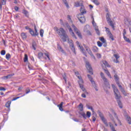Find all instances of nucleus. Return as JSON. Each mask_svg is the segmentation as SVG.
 <instances>
[{
    "label": "nucleus",
    "instance_id": "nucleus-1",
    "mask_svg": "<svg viewBox=\"0 0 131 131\" xmlns=\"http://www.w3.org/2000/svg\"><path fill=\"white\" fill-rule=\"evenodd\" d=\"M113 88L114 90V92L115 94V99L117 100L118 105L121 109H122V102H121V100H120V99L121 98V95H120V92H119V90L115 86V85H113Z\"/></svg>",
    "mask_w": 131,
    "mask_h": 131
},
{
    "label": "nucleus",
    "instance_id": "nucleus-2",
    "mask_svg": "<svg viewBox=\"0 0 131 131\" xmlns=\"http://www.w3.org/2000/svg\"><path fill=\"white\" fill-rule=\"evenodd\" d=\"M57 34L60 36L62 41L65 42L67 41V38H68V35L66 33V31L63 29V28H60L58 31L57 32Z\"/></svg>",
    "mask_w": 131,
    "mask_h": 131
},
{
    "label": "nucleus",
    "instance_id": "nucleus-3",
    "mask_svg": "<svg viewBox=\"0 0 131 131\" xmlns=\"http://www.w3.org/2000/svg\"><path fill=\"white\" fill-rule=\"evenodd\" d=\"M80 13L76 15V17L77 18V19H78L79 22H80V23H85V17H84V14H86V10H81V11Z\"/></svg>",
    "mask_w": 131,
    "mask_h": 131
},
{
    "label": "nucleus",
    "instance_id": "nucleus-4",
    "mask_svg": "<svg viewBox=\"0 0 131 131\" xmlns=\"http://www.w3.org/2000/svg\"><path fill=\"white\" fill-rule=\"evenodd\" d=\"M106 18L107 21V23L109 24L113 29H114V24H113V21L111 20V15H110V13H107L106 14Z\"/></svg>",
    "mask_w": 131,
    "mask_h": 131
},
{
    "label": "nucleus",
    "instance_id": "nucleus-5",
    "mask_svg": "<svg viewBox=\"0 0 131 131\" xmlns=\"http://www.w3.org/2000/svg\"><path fill=\"white\" fill-rule=\"evenodd\" d=\"M75 6L76 7V8H78V7H81L80 8V11H84L85 10V9L84 8V6H83V4H82V2H77L75 3Z\"/></svg>",
    "mask_w": 131,
    "mask_h": 131
},
{
    "label": "nucleus",
    "instance_id": "nucleus-6",
    "mask_svg": "<svg viewBox=\"0 0 131 131\" xmlns=\"http://www.w3.org/2000/svg\"><path fill=\"white\" fill-rule=\"evenodd\" d=\"M86 68L90 74H94V72H93V68H92V67L91 66V64L89 61H86Z\"/></svg>",
    "mask_w": 131,
    "mask_h": 131
},
{
    "label": "nucleus",
    "instance_id": "nucleus-7",
    "mask_svg": "<svg viewBox=\"0 0 131 131\" xmlns=\"http://www.w3.org/2000/svg\"><path fill=\"white\" fill-rule=\"evenodd\" d=\"M70 47H71V49L73 52V53L75 54V55H76V51H75V47H74V44L73 43V42L72 40H71L70 42Z\"/></svg>",
    "mask_w": 131,
    "mask_h": 131
},
{
    "label": "nucleus",
    "instance_id": "nucleus-8",
    "mask_svg": "<svg viewBox=\"0 0 131 131\" xmlns=\"http://www.w3.org/2000/svg\"><path fill=\"white\" fill-rule=\"evenodd\" d=\"M57 50L59 51V52H61L62 54H64V55H66V52L64 50H63V48H62V47L60 46V45H57Z\"/></svg>",
    "mask_w": 131,
    "mask_h": 131
},
{
    "label": "nucleus",
    "instance_id": "nucleus-9",
    "mask_svg": "<svg viewBox=\"0 0 131 131\" xmlns=\"http://www.w3.org/2000/svg\"><path fill=\"white\" fill-rule=\"evenodd\" d=\"M68 29H69V32L70 34L72 35V36H73L74 38H75V39H76L77 38L76 37V36L74 34V32H73V30H72V28H71V27H70Z\"/></svg>",
    "mask_w": 131,
    "mask_h": 131
},
{
    "label": "nucleus",
    "instance_id": "nucleus-10",
    "mask_svg": "<svg viewBox=\"0 0 131 131\" xmlns=\"http://www.w3.org/2000/svg\"><path fill=\"white\" fill-rule=\"evenodd\" d=\"M90 28H91V27L88 26H86L85 28H84V31L85 32H86L87 34H88V35H92V33H91V31H90V30H88V29H90Z\"/></svg>",
    "mask_w": 131,
    "mask_h": 131
},
{
    "label": "nucleus",
    "instance_id": "nucleus-11",
    "mask_svg": "<svg viewBox=\"0 0 131 131\" xmlns=\"http://www.w3.org/2000/svg\"><path fill=\"white\" fill-rule=\"evenodd\" d=\"M114 56L116 59V60H115V59L114 60V62H115V63H119V61L118 60V59H119V58H120V56H119V55L114 54Z\"/></svg>",
    "mask_w": 131,
    "mask_h": 131
},
{
    "label": "nucleus",
    "instance_id": "nucleus-12",
    "mask_svg": "<svg viewBox=\"0 0 131 131\" xmlns=\"http://www.w3.org/2000/svg\"><path fill=\"white\" fill-rule=\"evenodd\" d=\"M112 111L113 113H114L115 118L117 119L118 121H119V123H120V125H121V122H120V120L118 118V116H117V114H116V113H115V112H114V110H112Z\"/></svg>",
    "mask_w": 131,
    "mask_h": 131
},
{
    "label": "nucleus",
    "instance_id": "nucleus-13",
    "mask_svg": "<svg viewBox=\"0 0 131 131\" xmlns=\"http://www.w3.org/2000/svg\"><path fill=\"white\" fill-rule=\"evenodd\" d=\"M78 78L79 79V80L78 81L79 85L81 84H83V80L80 76H78Z\"/></svg>",
    "mask_w": 131,
    "mask_h": 131
},
{
    "label": "nucleus",
    "instance_id": "nucleus-14",
    "mask_svg": "<svg viewBox=\"0 0 131 131\" xmlns=\"http://www.w3.org/2000/svg\"><path fill=\"white\" fill-rule=\"evenodd\" d=\"M120 92H121V93L123 94V95H124V96H127L126 91H125V90H124V88H123V87H122V88H121L120 89Z\"/></svg>",
    "mask_w": 131,
    "mask_h": 131
},
{
    "label": "nucleus",
    "instance_id": "nucleus-15",
    "mask_svg": "<svg viewBox=\"0 0 131 131\" xmlns=\"http://www.w3.org/2000/svg\"><path fill=\"white\" fill-rule=\"evenodd\" d=\"M63 104H64V102H61L60 104H58L57 105V107H59L60 111H64V110L63 109V107H62Z\"/></svg>",
    "mask_w": 131,
    "mask_h": 131
},
{
    "label": "nucleus",
    "instance_id": "nucleus-16",
    "mask_svg": "<svg viewBox=\"0 0 131 131\" xmlns=\"http://www.w3.org/2000/svg\"><path fill=\"white\" fill-rule=\"evenodd\" d=\"M102 79L104 81L105 85H106V86H109V82H108V80L107 78L104 77V78H103Z\"/></svg>",
    "mask_w": 131,
    "mask_h": 131
},
{
    "label": "nucleus",
    "instance_id": "nucleus-17",
    "mask_svg": "<svg viewBox=\"0 0 131 131\" xmlns=\"http://www.w3.org/2000/svg\"><path fill=\"white\" fill-rule=\"evenodd\" d=\"M91 83H92L93 86L95 89V91H96V92H98V88L97 87V84H96V82H95V81H92V82H91Z\"/></svg>",
    "mask_w": 131,
    "mask_h": 131
},
{
    "label": "nucleus",
    "instance_id": "nucleus-18",
    "mask_svg": "<svg viewBox=\"0 0 131 131\" xmlns=\"http://www.w3.org/2000/svg\"><path fill=\"white\" fill-rule=\"evenodd\" d=\"M97 113L99 115V117H100L101 120L105 118V117H104V116H103V114L101 112L100 110H98L97 111Z\"/></svg>",
    "mask_w": 131,
    "mask_h": 131
},
{
    "label": "nucleus",
    "instance_id": "nucleus-19",
    "mask_svg": "<svg viewBox=\"0 0 131 131\" xmlns=\"http://www.w3.org/2000/svg\"><path fill=\"white\" fill-rule=\"evenodd\" d=\"M14 74H11L8 75L6 76L3 77V79H8L9 78H11V77H12V76H14Z\"/></svg>",
    "mask_w": 131,
    "mask_h": 131
},
{
    "label": "nucleus",
    "instance_id": "nucleus-20",
    "mask_svg": "<svg viewBox=\"0 0 131 131\" xmlns=\"http://www.w3.org/2000/svg\"><path fill=\"white\" fill-rule=\"evenodd\" d=\"M80 50L81 52L85 56V57H88L86 55V52H85V50H84V49L83 48V47H80Z\"/></svg>",
    "mask_w": 131,
    "mask_h": 131
},
{
    "label": "nucleus",
    "instance_id": "nucleus-21",
    "mask_svg": "<svg viewBox=\"0 0 131 131\" xmlns=\"http://www.w3.org/2000/svg\"><path fill=\"white\" fill-rule=\"evenodd\" d=\"M79 86L80 89L82 90V91H83V92L85 93V94H88V92H86V91L85 90V88H84L83 84L79 85Z\"/></svg>",
    "mask_w": 131,
    "mask_h": 131
},
{
    "label": "nucleus",
    "instance_id": "nucleus-22",
    "mask_svg": "<svg viewBox=\"0 0 131 131\" xmlns=\"http://www.w3.org/2000/svg\"><path fill=\"white\" fill-rule=\"evenodd\" d=\"M21 37H22L23 39H26L27 38V35L24 32L21 33Z\"/></svg>",
    "mask_w": 131,
    "mask_h": 131
},
{
    "label": "nucleus",
    "instance_id": "nucleus-23",
    "mask_svg": "<svg viewBox=\"0 0 131 131\" xmlns=\"http://www.w3.org/2000/svg\"><path fill=\"white\" fill-rule=\"evenodd\" d=\"M126 118L127 121L128 123L129 124H131V119H130V117H129V116L126 115Z\"/></svg>",
    "mask_w": 131,
    "mask_h": 131
},
{
    "label": "nucleus",
    "instance_id": "nucleus-24",
    "mask_svg": "<svg viewBox=\"0 0 131 131\" xmlns=\"http://www.w3.org/2000/svg\"><path fill=\"white\" fill-rule=\"evenodd\" d=\"M102 121L104 123L105 126H108V123L107 122V120L104 118L103 119H101Z\"/></svg>",
    "mask_w": 131,
    "mask_h": 131
},
{
    "label": "nucleus",
    "instance_id": "nucleus-25",
    "mask_svg": "<svg viewBox=\"0 0 131 131\" xmlns=\"http://www.w3.org/2000/svg\"><path fill=\"white\" fill-rule=\"evenodd\" d=\"M78 107L80 111H83V105L82 103H80L78 105Z\"/></svg>",
    "mask_w": 131,
    "mask_h": 131
},
{
    "label": "nucleus",
    "instance_id": "nucleus-26",
    "mask_svg": "<svg viewBox=\"0 0 131 131\" xmlns=\"http://www.w3.org/2000/svg\"><path fill=\"white\" fill-rule=\"evenodd\" d=\"M86 107L87 108H88V109H90L92 111L93 114H95V112L94 111V108H93V106H91L89 105V104H86Z\"/></svg>",
    "mask_w": 131,
    "mask_h": 131
},
{
    "label": "nucleus",
    "instance_id": "nucleus-27",
    "mask_svg": "<svg viewBox=\"0 0 131 131\" xmlns=\"http://www.w3.org/2000/svg\"><path fill=\"white\" fill-rule=\"evenodd\" d=\"M75 33L77 34V35H78V36L80 38H82V36H81V33H80V31L79 30L76 31Z\"/></svg>",
    "mask_w": 131,
    "mask_h": 131
},
{
    "label": "nucleus",
    "instance_id": "nucleus-28",
    "mask_svg": "<svg viewBox=\"0 0 131 131\" xmlns=\"http://www.w3.org/2000/svg\"><path fill=\"white\" fill-rule=\"evenodd\" d=\"M29 32L32 36H36V35H35V33H34V31H33L32 29H30Z\"/></svg>",
    "mask_w": 131,
    "mask_h": 131
},
{
    "label": "nucleus",
    "instance_id": "nucleus-29",
    "mask_svg": "<svg viewBox=\"0 0 131 131\" xmlns=\"http://www.w3.org/2000/svg\"><path fill=\"white\" fill-rule=\"evenodd\" d=\"M98 50H99V49L98 48V47L95 46L93 48L92 51L94 53H97V52H98Z\"/></svg>",
    "mask_w": 131,
    "mask_h": 131
},
{
    "label": "nucleus",
    "instance_id": "nucleus-30",
    "mask_svg": "<svg viewBox=\"0 0 131 131\" xmlns=\"http://www.w3.org/2000/svg\"><path fill=\"white\" fill-rule=\"evenodd\" d=\"M32 47L35 51V50H36V48H35V47H36V42H35V41H33Z\"/></svg>",
    "mask_w": 131,
    "mask_h": 131
},
{
    "label": "nucleus",
    "instance_id": "nucleus-31",
    "mask_svg": "<svg viewBox=\"0 0 131 131\" xmlns=\"http://www.w3.org/2000/svg\"><path fill=\"white\" fill-rule=\"evenodd\" d=\"M104 72H105V73H106V74H107V75L109 77H110V78H112L111 75L110 74V73L109 72V71H108V70L104 69Z\"/></svg>",
    "mask_w": 131,
    "mask_h": 131
},
{
    "label": "nucleus",
    "instance_id": "nucleus-32",
    "mask_svg": "<svg viewBox=\"0 0 131 131\" xmlns=\"http://www.w3.org/2000/svg\"><path fill=\"white\" fill-rule=\"evenodd\" d=\"M72 27L73 29H74V31L75 32H76V31H79L78 29H77V28L74 25H72Z\"/></svg>",
    "mask_w": 131,
    "mask_h": 131
},
{
    "label": "nucleus",
    "instance_id": "nucleus-33",
    "mask_svg": "<svg viewBox=\"0 0 131 131\" xmlns=\"http://www.w3.org/2000/svg\"><path fill=\"white\" fill-rule=\"evenodd\" d=\"M123 38L124 39V40H125V41H126L127 42H128L129 43H130V40H129V38L126 37V36H124L123 37Z\"/></svg>",
    "mask_w": 131,
    "mask_h": 131
},
{
    "label": "nucleus",
    "instance_id": "nucleus-34",
    "mask_svg": "<svg viewBox=\"0 0 131 131\" xmlns=\"http://www.w3.org/2000/svg\"><path fill=\"white\" fill-rule=\"evenodd\" d=\"M93 18V21H92V24L93 25V26L95 27V29H96V27H98L97 24H96V23H95V20L94 19V17L92 16Z\"/></svg>",
    "mask_w": 131,
    "mask_h": 131
},
{
    "label": "nucleus",
    "instance_id": "nucleus-35",
    "mask_svg": "<svg viewBox=\"0 0 131 131\" xmlns=\"http://www.w3.org/2000/svg\"><path fill=\"white\" fill-rule=\"evenodd\" d=\"M24 61L25 62H26L28 61V56H27V54H25V57L24 58Z\"/></svg>",
    "mask_w": 131,
    "mask_h": 131
},
{
    "label": "nucleus",
    "instance_id": "nucleus-36",
    "mask_svg": "<svg viewBox=\"0 0 131 131\" xmlns=\"http://www.w3.org/2000/svg\"><path fill=\"white\" fill-rule=\"evenodd\" d=\"M95 29L97 35H100V31L99 30L98 27H96V28Z\"/></svg>",
    "mask_w": 131,
    "mask_h": 131
},
{
    "label": "nucleus",
    "instance_id": "nucleus-37",
    "mask_svg": "<svg viewBox=\"0 0 131 131\" xmlns=\"http://www.w3.org/2000/svg\"><path fill=\"white\" fill-rule=\"evenodd\" d=\"M42 56H43V53H42V52H39L38 53V58H39V59H40V58H42Z\"/></svg>",
    "mask_w": 131,
    "mask_h": 131
},
{
    "label": "nucleus",
    "instance_id": "nucleus-38",
    "mask_svg": "<svg viewBox=\"0 0 131 131\" xmlns=\"http://www.w3.org/2000/svg\"><path fill=\"white\" fill-rule=\"evenodd\" d=\"M93 1V2L96 5V6H99V5H100V2H99V1H98V0H92Z\"/></svg>",
    "mask_w": 131,
    "mask_h": 131
},
{
    "label": "nucleus",
    "instance_id": "nucleus-39",
    "mask_svg": "<svg viewBox=\"0 0 131 131\" xmlns=\"http://www.w3.org/2000/svg\"><path fill=\"white\" fill-rule=\"evenodd\" d=\"M103 64H104V65H105V66H106L107 67H110L109 64L106 60H104L103 61Z\"/></svg>",
    "mask_w": 131,
    "mask_h": 131
},
{
    "label": "nucleus",
    "instance_id": "nucleus-40",
    "mask_svg": "<svg viewBox=\"0 0 131 131\" xmlns=\"http://www.w3.org/2000/svg\"><path fill=\"white\" fill-rule=\"evenodd\" d=\"M10 105H11V101H9L6 103V107H7V108H10Z\"/></svg>",
    "mask_w": 131,
    "mask_h": 131
},
{
    "label": "nucleus",
    "instance_id": "nucleus-41",
    "mask_svg": "<svg viewBox=\"0 0 131 131\" xmlns=\"http://www.w3.org/2000/svg\"><path fill=\"white\" fill-rule=\"evenodd\" d=\"M99 40L102 41V42H106V40L104 38V37H101L99 38Z\"/></svg>",
    "mask_w": 131,
    "mask_h": 131
},
{
    "label": "nucleus",
    "instance_id": "nucleus-42",
    "mask_svg": "<svg viewBox=\"0 0 131 131\" xmlns=\"http://www.w3.org/2000/svg\"><path fill=\"white\" fill-rule=\"evenodd\" d=\"M63 26L64 27H67V28H70V26L69 25V24H68V23H65V24L63 25Z\"/></svg>",
    "mask_w": 131,
    "mask_h": 131
},
{
    "label": "nucleus",
    "instance_id": "nucleus-43",
    "mask_svg": "<svg viewBox=\"0 0 131 131\" xmlns=\"http://www.w3.org/2000/svg\"><path fill=\"white\" fill-rule=\"evenodd\" d=\"M88 77L89 78L91 82L94 81V79H93V77H92V76H91L90 75H88Z\"/></svg>",
    "mask_w": 131,
    "mask_h": 131
},
{
    "label": "nucleus",
    "instance_id": "nucleus-44",
    "mask_svg": "<svg viewBox=\"0 0 131 131\" xmlns=\"http://www.w3.org/2000/svg\"><path fill=\"white\" fill-rule=\"evenodd\" d=\"M6 58L7 60H9L11 58V54L9 53L7 54L6 55Z\"/></svg>",
    "mask_w": 131,
    "mask_h": 131
},
{
    "label": "nucleus",
    "instance_id": "nucleus-45",
    "mask_svg": "<svg viewBox=\"0 0 131 131\" xmlns=\"http://www.w3.org/2000/svg\"><path fill=\"white\" fill-rule=\"evenodd\" d=\"M40 35L41 37H43V29H41L40 30Z\"/></svg>",
    "mask_w": 131,
    "mask_h": 131
},
{
    "label": "nucleus",
    "instance_id": "nucleus-46",
    "mask_svg": "<svg viewBox=\"0 0 131 131\" xmlns=\"http://www.w3.org/2000/svg\"><path fill=\"white\" fill-rule=\"evenodd\" d=\"M1 54L2 56H5V55H6V50H2Z\"/></svg>",
    "mask_w": 131,
    "mask_h": 131
},
{
    "label": "nucleus",
    "instance_id": "nucleus-47",
    "mask_svg": "<svg viewBox=\"0 0 131 131\" xmlns=\"http://www.w3.org/2000/svg\"><path fill=\"white\" fill-rule=\"evenodd\" d=\"M97 45H98V47H101L103 45V43L101 42V41H98Z\"/></svg>",
    "mask_w": 131,
    "mask_h": 131
},
{
    "label": "nucleus",
    "instance_id": "nucleus-48",
    "mask_svg": "<svg viewBox=\"0 0 131 131\" xmlns=\"http://www.w3.org/2000/svg\"><path fill=\"white\" fill-rule=\"evenodd\" d=\"M23 13L25 14L26 16H27V14H28V11H27L26 10H24L23 11Z\"/></svg>",
    "mask_w": 131,
    "mask_h": 131
},
{
    "label": "nucleus",
    "instance_id": "nucleus-49",
    "mask_svg": "<svg viewBox=\"0 0 131 131\" xmlns=\"http://www.w3.org/2000/svg\"><path fill=\"white\" fill-rule=\"evenodd\" d=\"M80 114L82 116L83 118H85V119L86 118V115L84 113H80Z\"/></svg>",
    "mask_w": 131,
    "mask_h": 131
},
{
    "label": "nucleus",
    "instance_id": "nucleus-50",
    "mask_svg": "<svg viewBox=\"0 0 131 131\" xmlns=\"http://www.w3.org/2000/svg\"><path fill=\"white\" fill-rule=\"evenodd\" d=\"M86 116H87V117H88L89 118H90V117H91V112H87V113H86Z\"/></svg>",
    "mask_w": 131,
    "mask_h": 131
},
{
    "label": "nucleus",
    "instance_id": "nucleus-51",
    "mask_svg": "<svg viewBox=\"0 0 131 131\" xmlns=\"http://www.w3.org/2000/svg\"><path fill=\"white\" fill-rule=\"evenodd\" d=\"M88 53L89 54V55H90V56H93V52H92V51H91V50H89V51H88Z\"/></svg>",
    "mask_w": 131,
    "mask_h": 131
},
{
    "label": "nucleus",
    "instance_id": "nucleus-52",
    "mask_svg": "<svg viewBox=\"0 0 131 131\" xmlns=\"http://www.w3.org/2000/svg\"><path fill=\"white\" fill-rule=\"evenodd\" d=\"M35 34L37 36V35H38V32H37V30H36V27H35Z\"/></svg>",
    "mask_w": 131,
    "mask_h": 131
},
{
    "label": "nucleus",
    "instance_id": "nucleus-53",
    "mask_svg": "<svg viewBox=\"0 0 131 131\" xmlns=\"http://www.w3.org/2000/svg\"><path fill=\"white\" fill-rule=\"evenodd\" d=\"M29 93H30V89H29V88H27L26 90V94H29Z\"/></svg>",
    "mask_w": 131,
    "mask_h": 131
},
{
    "label": "nucleus",
    "instance_id": "nucleus-54",
    "mask_svg": "<svg viewBox=\"0 0 131 131\" xmlns=\"http://www.w3.org/2000/svg\"><path fill=\"white\" fill-rule=\"evenodd\" d=\"M105 31L106 32V33H109V32H110V30L109 29V28H107V27H105Z\"/></svg>",
    "mask_w": 131,
    "mask_h": 131
},
{
    "label": "nucleus",
    "instance_id": "nucleus-55",
    "mask_svg": "<svg viewBox=\"0 0 131 131\" xmlns=\"http://www.w3.org/2000/svg\"><path fill=\"white\" fill-rule=\"evenodd\" d=\"M96 56H97V58H99V59L100 58H101V57H102V56L101 55V54H100V53L96 54Z\"/></svg>",
    "mask_w": 131,
    "mask_h": 131
},
{
    "label": "nucleus",
    "instance_id": "nucleus-56",
    "mask_svg": "<svg viewBox=\"0 0 131 131\" xmlns=\"http://www.w3.org/2000/svg\"><path fill=\"white\" fill-rule=\"evenodd\" d=\"M100 76L101 77V78H104L105 77V76L104 75V73L103 72L100 73Z\"/></svg>",
    "mask_w": 131,
    "mask_h": 131
},
{
    "label": "nucleus",
    "instance_id": "nucleus-57",
    "mask_svg": "<svg viewBox=\"0 0 131 131\" xmlns=\"http://www.w3.org/2000/svg\"><path fill=\"white\" fill-rule=\"evenodd\" d=\"M1 3L2 5H6V0H2Z\"/></svg>",
    "mask_w": 131,
    "mask_h": 131
},
{
    "label": "nucleus",
    "instance_id": "nucleus-58",
    "mask_svg": "<svg viewBox=\"0 0 131 131\" xmlns=\"http://www.w3.org/2000/svg\"><path fill=\"white\" fill-rule=\"evenodd\" d=\"M114 77L115 80H118L119 79V78H118V76H117V75L116 74L114 76Z\"/></svg>",
    "mask_w": 131,
    "mask_h": 131
},
{
    "label": "nucleus",
    "instance_id": "nucleus-59",
    "mask_svg": "<svg viewBox=\"0 0 131 131\" xmlns=\"http://www.w3.org/2000/svg\"><path fill=\"white\" fill-rule=\"evenodd\" d=\"M85 94L86 93H85V92L84 93L82 94L81 95L82 98H86V95H85Z\"/></svg>",
    "mask_w": 131,
    "mask_h": 131
},
{
    "label": "nucleus",
    "instance_id": "nucleus-60",
    "mask_svg": "<svg viewBox=\"0 0 131 131\" xmlns=\"http://www.w3.org/2000/svg\"><path fill=\"white\" fill-rule=\"evenodd\" d=\"M126 34V31H125V29H124L123 32V37H124V36H125Z\"/></svg>",
    "mask_w": 131,
    "mask_h": 131
},
{
    "label": "nucleus",
    "instance_id": "nucleus-61",
    "mask_svg": "<svg viewBox=\"0 0 131 131\" xmlns=\"http://www.w3.org/2000/svg\"><path fill=\"white\" fill-rule=\"evenodd\" d=\"M45 55L46 57H47V58L49 59V60H50V55H49V54L48 53H45Z\"/></svg>",
    "mask_w": 131,
    "mask_h": 131
},
{
    "label": "nucleus",
    "instance_id": "nucleus-62",
    "mask_svg": "<svg viewBox=\"0 0 131 131\" xmlns=\"http://www.w3.org/2000/svg\"><path fill=\"white\" fill-rule=\"evenodd\" d=\"M54 30H55V31H56L57 33L59 31V29H58V28L57 27H54Z\"/></svg>",
    "mask_w": 131,
    "mask_h": 131
},
{
    "label": "nucleus",
    "instance_id": "nucleus-63",
    "mask_svg": "<svg viewBox=\"0 0 131 131\" xmlns=\"http://www.w3.org/2000/svg\"><path fill=\"white\" fill-rule=\"evenodd\" d=\"M64 5H65V6L67 7V8L68 9H69V5L68 4V2L64 3Z\"/></svg>",
    "mask_w": 131,
    "mask_h": 131
},
{
    "label": "nucleus",
    "instance_id": "nucleus-64",
    "mask_svg": "<svg viewBox=\"0 0 131 131\" xmlns=\"http://www.w3.org/2000/svg\"><path fill=\"white\" fill-rule=\"evenodd\" d=\"M0 91H6V88L4 87H0Z\"/></svg>",
    "mask_w": 131,
    "mask_h": 131
}]
</instances>
